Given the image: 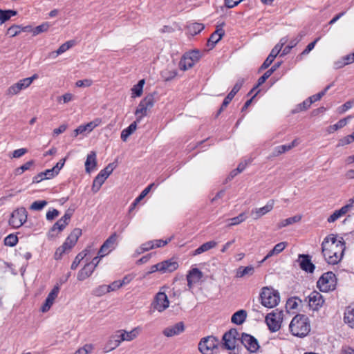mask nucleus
Returning a JSON list of instances; mask_svg holds the SVG:
<instances>
[{"instance_id": "obj_1", "label": "nucleus", "mask_w": 354, "mask_h": 354, "mask_svg": "<svg viewBox=\"0 0 354 354\" xmlns=\"http://www.w3.org/2000/svg\"><path fill=\"white\" fill-rule=\"evenodd\" d=\"M337 237V234H330L324 239L321 244L322 254L329 265L338 264L344 255L346 243L343 237Z\"/></svg>"}, {"instance_id": "obj_2", "label": "nucleus", "mask_w": 354, "mask_h": 354, "mask_svg": "<svg viewBox=\"0 0 354 354\" xmlns=\"http://www.w3.org/2000/svg\"><path fill=\"white\" fill-rule=\"evenodd\" d=\"M289 329L292 335L296 337H305L310 330L308 318L304 315H295L289 325Z\"/></svg>"}, {"instance_id": "obj_3", "label": "nucleus", "mask_w": 354, "mask_h": 354, "mask_svg": "<svg viewBox=\"0 0 354 354\" xmlns=\"http://www.w3.org/2000/svg\"><path fill=\"white\" fill-rule=\"evenodd\" d=\"M261 304L268 308L277 306L280 301V295L277 290L270 287H263L260 292Z\"/></svg>"}, {"instance_id": "obj_4", "label": "nucleus", "mask_w": 354, "mask_h": 354, "mask_svg": "<svg viewBox=\"0 0 354 354\" xmlns=\"http://www.w3.org/2000/svg\"><path fill=\"white\" fill-rule=\"evenodd\" d=\"M336 275L331 271L324 273L318 279L317 286L320 291L328 292L336 288Z\"/></svg>"}, {"instance_id": "obj_5", "label": "nucleus", "mask_w": 354, "mask_h": 354, "mask_svg": "<svg viewBox=\"0 0 354 354\" xmlns=\"http://www.w3.org/2000/svg\"><path fill=\"white\" fill-rule=\"evenodd\" d=\"M155 97L153 93H150L145 96L139 103L135 111L136 120L140 122L142 119L147 115L148 110H150L155 104Z\"/></svg>"}, {"instance_id": "obj_6", "label": "nucleus", "mask_w": 354, "mask_h": 354, "mask_svg": "<svg viewBox=\"0 0 354 354\" xmlns=\"http://www.w3.org/2000/svg\"><path fill=\"white\" fill-rule=\"evenodd\" d=\"M201 56V53L198 49L186 52L180 60L179 68L185 71L192 68L199 61Z\"/></svg>"}, {"instance_id": "obj_7", "label": "nucleus", "mask_w": 354, "mask_h": 354, "mask_svg": "<svg viewBox=\"0 0 354 354\" xmlns=\"http://www.w3.org/2000/svg\"><path fill=\"white\" fill-rule=\"evenodd\" d=\"M283 316V311L278 309L272 310L266 316V323L271 332H277L281 328Z\"/></svg>"}, {"instance_id": "obj_8", "label": "nucleus", "mask_w": 354, "mask_h": 354, "mask_svg": "<svg viewBox=\"0 0 354 354\" xmlns=\"http://www.w3.org/2000/svg\"><path fill=\"white\" fill-rule=\"evenodd\" d=\"M28 213L24 207L17 208L11 214L9 225L14 228H19L27 221Z\"/></svg>"}, {"instance_id": "obj_9", "label": "nucleus", "mask_w": 354, "mask_h": 354, "mask_svg": "<svg viewBox=\"0 0 354 354\" xmlns=\"http://www.w3.org/2000/svg\"><path fill=\"white\" fill-rule=\"evenodd\" d=\"M218 340L214 336H207L201 339L198 344V349L203 354H212L216 349Z\"/></svg>"}, {"instance_id": "obj_10", "label": "nucleus", "mask_w": 354, "mask_h": 354, "mask_svg": "<svg viewBox=\"0 0 354 354\" xmlns=\"http://www.w3.org/2000/svg\"><path fill=\"white\" fill-rule=\"evenodd\" d=\"M118 234L113 233L102 245L98 252L100 257H103L109 254L117 245Z\"/></svg>"}, {"instance_id": "obj_11", "label": "nucleus", "mask_w": 354, "mask_h": 354, "mask_svg": "<svg viewBox=\"0 0 354 354\" xmlns=\"http://www.w3.org/2000/svg\"><path fill=\"white\" fill-rule=\"evenodd\" d=\"M239 333L236 329L232 328L223 336V346L227 350H233L236 347Z\"/></svg>"}, {"instance_id": "obj_12", "label": "nucleus", "mask_w": 354, "mask_h": 354, "mask_svg": "<svg viewBox=\"0 0 354 354\" xmlns=\"http://www.w3.org/2000/svg\"><path fill=\"white\" fill-rule=\"evenodd\" d=\"M169 301L167 295L163 292H158L154 298L152 306L158 312H162L169 307Z\"/></svg>"}, {"instance_id": "obj_13", "label": "nucleus", "mask_w": 354, "mask_h": 354, "mask_svg": "<svg viewBox=\"0 0 354 354\" xmlns=\"http://www.w3.org/2000/svg\"><path fill=\"white\" fill-rule=\"evenodd\" d=\"M241 343L250 353H254L259 348L257 339L252 335L247 333H242L241 337Z\"/></svg>"}, {"instance_id": "obj_14", "label": "nucleus", "mask_w": 354, "mask_h": 354, "mask_svg": "<svg viewBox=\"0 0 354 354\" xmlns=\"http://www.w3.org/2000/svg\"><path fill=\"white\" fill-rule=\"evenodd\" d=\"M308 306L313 310H318L324 304L323 296L317 291H313L308 296Z\"/></svg>"}, {"instance_id": "obj_15", "label": "nucleus", "mask_w": 354, "mask_h": 354, "mask_svg": "<svg viewBox=\"0 0 354 354\" xmlns=\"http://www.w3.org/2000/svg\"><path fill=\"white\" fill-rule=\"evenodd\" d=\"M300 268L307 273H313L315 269V266L311 261V257L309 254H300L298 256V260Z\"/></svg>"}, {"instance_id": "obj_16", "label": "nucleus", "mask_w": 354, "mask_h": 354, "mask_svg": "<svg viewBox=\"0 0 354 354\" xmlns=\"http://www.w3.org/2000/svg\"><path fill=\"white\" fill-rule=\"evenodd\" d=\"M29 86L28 80H26V78L20 80L17 83L13 84L8 88L6 91V95L9 97L17 95L21 92V91L26 89Z\"/></svg>"}, {"instance_id": "obj_17", "label": "nucleus", "mask_w": 354, "mask_h": 354, "mask_svg": "<svg viewBox=\"0 0 354 354\" xmlns=\"http://www.w3.org/2000/svg\"><path fill=\"white\" fill-rule=\"evenodd\" d=\"M81 235L82 230L80 228H75L66 239L62 245L68 251H71V250L75 245L79 237Z\"/></svg>"}, {"instance_id": "obj_18", "label": "nucleus", "mask_w": 354, "mask_h": 354, "mask_svg": "<svg viewBox=\"0 0 354 354\" xmlns=\"http://www.w3.org/2000/svg\"><path fill=\"white\" fill-rule=\"evenodd\" d=\"M59 292V287L58 286H54L51 291L48 295L44 304L41 308V310L43 313H46L49 310L50 307L53 306L54 301L57 298Z\"/></svg>"}, {"instance_id": "obj_19", "label": "nucleus", "mask_w": 354, "mask_h": 354, "mask_svg": "<svg viewBox=\"0 0 354 354\" xmlns=\"http://www.w3.org/2000/svg\"><path fill=\"white\" fill-rule=\"evenodd\" d=\"M281 65L280 62L274 64L270 69H268L261 77L258 79L257 84L254 88L249 92L248 95H250L259 86L262 85L270 76Z\"/></svg>"}, {"instance_id": "obj_20", "label": "nucleus", "mask_w": 354, "mask_h": 354, "mask_svg": "<svg viewBox=\"0 0 354 354\" xmlns=\"http://www.w3.org/2000/svg\"><path fill=\"white\" fill-rule=\"evenodd\" d=\"M68 223L69 221L65 220L64 218L62 216L52 226L48 234V237H55L57 235L55 234V232H57V234H58L63 231L64 229L68 225Z\"/></svg>"}, {"instance_id": "obj_21", "label": "nucleus", "mask_w": 354, "mask_h": 354, "mask_svg": "<svg viewBox=\"0 0 354 354\" xmlns=\"http://www.w3.org/2000/svg\"><path fill=\"white\" fill-rule=\"evenodd\" d=\"M274 200H270L266 205L260 208H256L252 210V214L254 215V219H258L268 212H270L274 207Z\"/></svg>"}, {"instance_id": "obj_22", "label": "nucleus", "mask_w": 354, "mask_h": 354, "mask_svg": "<svg viewBox=\"0 0 354 354\" xmlns=\"http://www.w3.org/2000/svg\"><path fill=\"white\" fill-rule=\"evenodd\" d=\"M160 272H171L177 270L178 263L174 259H169L160 263Z\"/></svg>"}, {"instance_id": "obj_23", "label": "nucleus", "mask_w": 354, "mask_h": 354, "mask_svg": "<svg viewBox=\"0 0 354 354\" xmlns=\"http://www.w3.org/2000/svg\"><path fill=\"white\" fill-rule=\"evenodd\" d=\"M203 277L202 272L198 268H192L187 274V286L191 288L194 283L200 281Z\"/></svg>"}, {"instance_id": "obj_24", "label": "nucleus", "mask_w": 354, "mask_h": 354, "mask_svg": "<svg viewBox=\"0 0 354 354\" xmlns=\"http://www.w3.org/2000/svg\"><path fill=\"white\" fill-rule=\"evenodd\" d=\"M344 321L350 328H354V303L345 308Z\"/></svg>"}, {"instance_id": "obj_25", "label": "nucleus", "mask_w": 354, "mask_h": 354, "mask_svg": "<svg viewBox=\"0 0 354 354\" xmlns=\"http://www.w3.org/2000/svg\"><path fill=\"white\" fill-rule=\"evenodd\" d=\"M185 330L184 324L183 322H178L175 325L166 328L162 333L166 337H173L174 335H179Z\"/></svg>"}, {"instance_id": "obj_26", "label": "nucleus", "mask_w": 354, "mask_h": 354, "mask_svg": "<svg viewBox=\"0 0 354 354\" xmlns=\"http://www.w3.org/2000/svg\"><path fill=\"white\" fill-rule=\"evenodd\" d=\"M353 207L352 204H347L342 207L339 209L335 211L328 218V223H333L341 216L346 214L348 210Z\"/></svg>"}, {"instance_id": "obj_27", "label": "nucleus", "mask_w": 354, "mask_h": 354, "mask_svg": "<svg viewBox=\"0 0 354 354\" xmlns=\"http://www.w3.org/2000/svg\"><path fill=\"white\" fill-rule=\"evenodd\" d=\"M95 266L92 263H86L83 268H82L77 274V279L79 281H84L89 277L95 270Z\"/></svg>"}, {"instance_id": "obj_28", "label": "nucleus", "mask_w": 354, "mask_h": 354, "mask_svg": "<svg viewBox=\"0 0 354 354\" xmlns=\"http://www.w3.org/2000/svg\"><path fill=\"white\" fill-rule=\"evenodd\" d=\"M279 46H275L274 48L271 50L270 53L266 58V59L264 61V62L262 64V65L260 67V69L264 70L267 68H268L271 64L273 62L274 58L277 56V55L279 53L281 50V48H278ZM280 47H282L283 46H279Z\"/></svg>"}, {"instance_id": "obj_29", "label": "nucleus", "mask_w": 354, "mask_h": 354, "mask_svg": "<svg viewBox=\"0 0 354 354\" xmlns=\"http://www.w3.org/2000/svg\"><path fill=\"white\" fill-rule=\"evenodd\" d=\"M287 245V242H280L276 244L260 263H262L270 257L279 254L282 251H283V250L286 248Z\"/></svg>"}, {"instance_id": "obj_30", "label": "nucleus", "mask_w": 354, "mask_h": 354, "mask_svg": "<svg viewBox=\"0 0 354 354\" xmlns=\"http://www.w3.org/2000/svg\"><path fill=\"white\" fill-rule=\"evenodd\" d=\"M56 176L52 169H46L44 171L39 173L33 177L32 183H39L43 180L53 178Z\"/></svg>"}, {"instance_id": "obj_31", "label": "nucleus", "mask_w": 354, "mask_h": 354, "mask_svg": "<svg viewBox=\"0 0 354 354\" xmlns=\"http://www.w3.org/2000/svg\"><path fill=\"white\" fill-rule=\"evenodd\" d=\"M96 153L95 151H91L90 153L87 155V158L85 162L86 171L90 173L91 171L96 167Z\"/></svg>"}, {"instance_id": "obj_32", "label": "nucleus", "mask_w": 354, "mask_h": 354, "mask_svg": "<svg viewBox=\"0 0 354 354\" xmlns=\"http://www.w3.org/2000/svg\"><path fill=\"white\" fill-rule=\"evenodd\" d=\"M216 245H217V243L214 241H207V242L202 244L197 249H196L194 251H193L192 255L196 256V255L201 254L205 252H207V251L215 248Z\"/></svg>"}, {"instance_id": "obj_33", "label": "nucleus", "mask_w": 354, "mask_h": 354, "mask_svg": "<svg viewBox=\"0 0 354 354\" xmlns=\"http://www.w3.org/2000/svg\"><path fill=\"white\" fill-rule=\"evenodd\" d=\"M246 317V311L244 310H239L232 315L231 322L237 325H241L245 321Z\"/></svg>"}, {"instance_id": "obj_34", "label": "nucleus", "mask_w": 354, "mask_h": 354, "mask_svg": "<svg viewBox=\"0 0 354 354\" xmlns=\"http://www.w3.org/2000/svg\"><path fill=\"white\" fill-rule=\"evenodd\" d=\"M141 331V328L138 326L133 328L131 331L128 332L125 330H119L118 333H122L124 336L125 341H132L136 339Z\"/></svg>"}, {"instance_id": "obj_35", "label": "nucleus", "mask_w": 354, "mask_h": 354, "mask_svg": "<svg viewBox=\"0 0 354 354\" xmlns=\"http://www.w3.org/2000/svg\"><path fill=\"white\" fill-rule=\"evenodd\" d=\"M225 31L222 27L218 28L214 31L207 40V44H216L218 43L224 35Z\"/></svg>"}, {"instance_id": "obj_36", "label": "nucleus", "mask_w": 354, "mask_h": 354, "mask_svg": "<svg viewBox=\"0 0 354 354\" xmlns=\"http://www.w3.org/2000/svg\"><path fill=\"white\" fill-rule=\"evenodd\" d=\"M138 122L137 120L132 122L128 127L123 129L121 132V140L125 142L127 138L136 130L137 123Z\"/></svg>"}, {"instance_id": "obj_37", "label": "nucleus", "mask_w": 354, "mask_h": 354, "mask_svg": "<svg viewBox=\"0 0 354 354\" xmlns=\"http://www.w3.org/2000/svg\"><path fill=\"white\" fill-rule=\"evenodd\" d=\"M145 84V80L142 79L138 81V84L134 85L131 91V97L135 98L137 97H140L143 93V86Z\"/></svg>"}, {"instance_id": "obj_38", "label": "nucleus", "mask_w": 354, "mask_h": 354, "mask_svg": "<svg viewBox=\"0 0 354 354\" xmlns=\"http://www.w3.org/2000/svg\"><path fill=\"white\" fill-rule=\"evenodd\" d=\"M153 183L148 185L142 192L141 194L134 200V201L131 203L129 207V212L131 213L136 207V205L139 203V202L149 193L151 187L153 186Z\"/></svg>"}, {"instance_id": "obj_39", "label": "nucleus", "mask_w": 354, "mask_h": 354, "mask_svg": "<svg viewBox=\"0 0 354 354\" xmlns=\"http://www.w3.org/2000/svg\"><path fill=\"white\" fill-rule=\"evenodd\" d=\"M254 272V268L252 266L246 267L240 266L236 272V277L241 278L245 275H252Z\"/></svg>"}, {"instance_id": "obj_40", "label": "nucleus", "mask_w": 354, "mask_h": 354, "mask_svg": "<svg viewBox=\"0 0 354 354\" xmlns=\"http://www.w3.org/2000/svg\"><path fill=\"white\" fill-rule=\"evenodd\" d=\"M204 26L200 23H191L187 26V33L190 35H195L201 32Z\"/></svg>"}, {"instance_id": "obj_41", "label": "nucleus", "mask_w": 354, "mask_h": 354, "mask_svg": "<svg viewBox=\"0 0 354 354\" xmlns=\"http://www.w3.org/2000/svg\"><path fill=\"white\" fill-rule=\"evenodd\" d=\"M89 253V250L86 248L81 252H80L75 258L74 261H73L71 268L72 270H75L80 262L87 256V254Z\"/></svg>"}, {"instance_id": "obj_42", "label": "nucleus", "mask_w": 354, "mask_h": 354, "mask_svg": "<svg viewBox=\"0 0 354 354\" xmlns=\"http://www.w3.org/2000/svg\"><path fill=\"white\" fill-rule=\"evenodd\" d=\"M25 28L28 29V31H31L34 35H36L41 32L48 30V29L49 28V24L48 23H44L39 26H37L35 28L26 26L25 27Z\"/></svg>"}, {"instance_id": "obj_43", "label": "nucleus", "mask_w": 354, "mask_h": 354, "mask_svg": "<svg viewBox=\"0 0 354 354\" xmlns=\"http://www.w3.org/2000/svg\"><path fill=\"white\" fill-rule=\"evenodd\" d=\"M17 12L12 10H0V21L4 23L10 19L12 17L15 16Z\"/></svg>"}, {"instance_id": "obj_44", "label": "nucleus", "mask_w": 354, "mask_h": 354, "mask_svg": "<svg viewBox=\"0 0 354 354\" xmlns=\"http://www.w3.org/2000/svg\"><path fill=\"white\" fill-rule=\"evenodd\" d=\"M105 180H104L103 177L97 174L93 182V185L91 188L92 192L93 193H97L100 190V187H102Z\"/></svg>"}, {"instance_id": "obj_45", "label": "nucleus", "mask_w": 354, "mask_h": 354, "mask_svg": "<svg viewBox=\"0 0 354 354\" xmlns=\"http://www.w3.org/2000/svg\"><path fill=\"white\" fill-rule=\"evenodd\" d=\"M311 104H312V102H310V100L308 97L303 102H301V103L299 104L298 105H297L296 108L292 110V113H299L300 111H303L307 110L310 106Z\"/></svg>"}, {"instance_id": "obj_46", "label": "nucleus", "mask_w": 354, "mask_h": 354, "mask_svg": "<svg viewBox=\"0 0 354 354\" xmlns=\"http://www.w3.org/2000/svg\"><path fill=\"white\" fill-rule=\"evenodd\" d=\"M17 243L18 237L14 234H10L4 239V244L6 246L14 247Z\"/></svg>"}, {"instance_id": "obj_47", "label": "nucleus", "mask_w": 354, "mask_h": 354, "mask_svg": "<svg viewBox=\"0 0 354 354\" xmlns=\"http://www.w3.org/2000/svg\"><path fill=\"white\" fill-rule=\"evenodd\" d=\"M48 204L46 201H35L30 206V209L33 211H40Z\"/></svg>"}, {"instance_id": "obj_48", "label": "nucleus", "mask_w": 354, "mask_h": 354, "mask_svg": "<svg viewBox=\"0 0 354 354\" xmlns=\"http://www.w3.org/2000/svg\"><path fill=\"white\" fill-rule=\"evenodd\" d=\"M118 346H119V345H118V342H116L113 336L111 335L110 337L109 341L106 342L104 349L105 350L106 352H109V351L114 350L115 348H116Z\"/></svg>"}, {"instance_id": "obj_49", "label": "nucleus", "mask_w": 354, "mask_h": 354, "mask_svg": "<svg viewBox=\"0 0 354 354\" xmlns=\"http://www.w3.org/2000/svg\"><path fill=\"white\" fill-rule=\"evenodd\" d=\"M177 75L176 70H165L161 72V76L165 81H171Z\"/></svg>"}, {"instance_id": "obj_50", "label": "nucleus", "mask_w": 354, "mask_h": 354, "mask_svg": "<svg viewBox=\"0 0 354 354\" xmlns=\"http://www.w3.org/2000/svg\"><path fill=\"white\" fill-rule=\"evenodd\" d=\"M109 292L107 285H101L93 290V295L96 297H101Z\"/></svg>"}, {"instance_id": "obj_51", "label": "nucleus", "mask_w": 354, "mask_h": 354, "mask_svg": "<svg viewBox=\"0 0 354 354\" xmlns=\"http://www.w3.org/2000/svg\"><path fill=\"white\" fill-rule=\"evenodd\" d=\"M102 122V120L100 118H95L93 121L86 124H83L85 127L86 131L91 132L93 130L95 127H98Z\"/></svg>"}, {"instance_id": "obj_52", "label": "nucleus", "mask_w": 354, "mask_h": 354, "mask_svg": "<svg viewBox=\"0 0 354 354\" xmlns=\"http://www.w3.org/2000/svg\"><path fill=\"white\" fill-rule=\"evenodd\" d=\"M247 216L245 213H241L237 216L233 217L230 219L231 221L230 223H229V226L236 225L238 224L241 223L246 219Z\"/></svg>"}, {"instance_id": "obj_53", "label": "nucleus", "mask_w": 354, "mask_h": 354, "mask_svg": "<svg viewBox=\"0 0 354 354\" xmlns=\"http://www.w3.org/2000/svg\"><path fill=\"white\" fill-rule=\"evenodd\" d=\"M291 149V147L288 146V145H283L277 146L274 148V151L272 153L273 156H277L280 154H282L289 150Z\"/></svg>"}, {"instance_id": "obj_54", "label": "nucleus", "mask_w": 354, "mask_h": 354, "mask_svg": "<svg viewBox=\"0 0 354 354\" xmlns=\"http://www.w3.org/2000/svg\"><path fill=\"white\" fill-rule=\"evenodd\" d=\"M114 169V167L113 166V164H109L104 169H102L98 175L101 176L104 178V180H106L109 175L113 172Z\"/></svg>"}, {"instance_id": "obj_55", "label": "nucleus", "mask_w": 354, "mask_h": 354, "mask_svg": "<svg viewBox=\"0 0 354 354\" xmlns=\"http://www.w3.org/2000/svg\"><path fill=\"white\" fill-rule=\"evenodd\" d=\"M301 219V215H295L292 217H289L282 221L281 225L285 227L295 223L299 222Z\"/></svg>"}, {"instance_id": "obj_56", "label": "nucleus", "mask_w": 354, "mask_h": 354, "mask_svg": "<svg viewBox=\"0 0 354 354\" xmlns=\"http://www.w3.org/2000/svg\"><path fill=\"white\" fill-rule=\"evenodd\" d=\"M354 142V136L348 135L339 140L337 147H343Z\"/></svg>"}, {"instance_id": "obj_57", "label": "nucleus", "mask_w": 354, "mask_h": 354, "mask_svg": "<svg viewBox=\"0 0 354 354\" xmlns=\"http://www.w3.org/2000/svg\"><path fill=\"white\" fill-rule=\"evenodd\" d=\"M297 300L301 301L298 297H294L288 299L286 302V308L288 310H294L297 308L298 303Z\"/></svg>"}, {"instance_id": "obj_58", "label": "nucleus", "mask_w": 354, "mask_h": 354, "mask_svg": "<svg viewBox=\"0 0 354 354\" xmlns=\"http://www.w3.org/2000/svg\"><path fill=\"white\" fill-rule=\"evenodd\" d=\"M72 46H60L57 50L49 53L50 58H56L58 55L68 50Z\"/></svg>"}, {"instance_id": "obj_59", "label": "nucleus", "mask_w": 354, "mask_h": 354, "mask_svg": "<svg viewBox=\"0 0 354 354\" xmlns=\"http://www.w3.org/2000/svg\"><path fill=\"white\" fill-rule=\"evenodd\" d=\"M330 88V85H328L323 91L319 92L318 93L313 95L310 97H309V100L312 102H315L318 100H319L326 93V91Z\"/></svg>"}, {"instance_id": "obj_60", "label": "nucleus", "mask_w": 354, "mask_h": 354, "mask_svg": "<svg viewBox=\"0 0 354 354\" xmlns=\"http://www.w3.org/2000/svg\"><path fill=\"white\" fill-rule=\"evenodd\" d=\"M351 118H352V116L348 115L346 118L339 120L336 124H335L333 125V129L337 130L339 129L343 128L344 127H345L347 124L348 120H351Z\"/></svg>"}, {"instance_id": "obj_61", "label": "nucleus", "mask_w": 354, "mask_h": 354, "mask_svg": "<svg viewBox=\"0 0 354 354\" xmlns=\"http://www.w3.org/2000/svg\"><path fill=\"white\" fill-rule=\"evenodd\" d=\"M21 30L28 31V29H26L25 28H21L19 26H12L8 30V34L11 37H14Z\"/></svg>"}, {"instance_id": "obj_62", "label": "nucleus", "mask_w": 354, "mask_h": 354, "mask_svg": "<svg viewBox=\"0 0 354 354\" xmlns=\"http://www.w3.org/2000/svg\"><path fill=\"white\" fill-rule=\"evenodd\" d=\"M69 251H68L65 248H64V246L62 245L60 247H59L55 252V254H54V258L56 260H59V259H61L62 258V256L64 253L66 252H68Z\"/></svg>"}, {"instance_id": "obj_63", "label": "nucleus", "mask_w": 354, "mask_h": 354, "mask_svg": "<svg viewBox=\"0 0 354 354\" xmlns=\"http://www.w3.org/2000/svg\"><path fill=\"white\" fill-rule=\"evenodd\" d=\"M93 347L91 344H86L75 351V354H88L91 353Z\"/></svg>"}, {"instance_id": "obj_64", "label": "nucleus", "mask_w": 354, "mask_h": 354, "mask_svg": "<svg viewBox=\"0 0 354 354\" xmlns=\"http://www.w3.org/2000/svg\"><path fill=\"white\" fill-rule=\"evenodd\" d=\"M59 215V212L56 209H50L46 213V219L48 221H53L54 218H55L57 216Z\"/></svg>"}]
</instances>
